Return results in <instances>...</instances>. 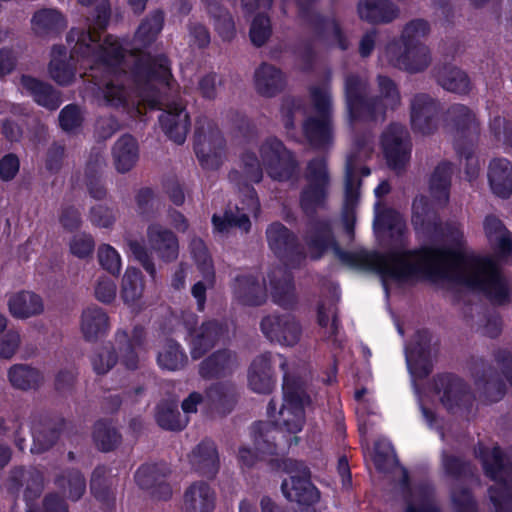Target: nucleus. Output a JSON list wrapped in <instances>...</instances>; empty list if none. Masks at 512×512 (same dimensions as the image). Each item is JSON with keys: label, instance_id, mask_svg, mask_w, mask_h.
Listing matches in <instances>:
<instances>
[{"label": "nucleus", "instance_id": "nucleus-4", "mask_svg": "<svg viewBox=\"0 0 512 512\" xmlns=\"http://www.w3.org/2000/svg\"><path fill=\"white\" fill-rule=\"evenodd\" d=\"M108 21V13L103 9L97 16V20L93 26L88 29H72L67 41L69 44L74 43L71 48V55L68 57L66 49L62 46H54L51 51V60L48 66L50 77L59 85H70L75 79L74 58L81 61L82 65L89 67L93 72H101L105 74L103 83H95L91 88V93L99 105L109 106L101 102L97 95L99 88H103L105 84L113 78L112 69L120 62L118 57V48L116 41L112 37H106L102 40L99 29L104 28Z\"/></svg>", "mask_w": 512, "mask_h": 512}, {"label": "nucleus", "instance_id": "nucleus-51", "mask_svg": "<svg viewBox=\"0 0 512 512\" xmlns=\"http://www.w3.org/2000/svg\"><path fill=\"white\" fill-rule=\"evenodd\" d=\"M429 207L428 200L424 196L414 200L412 222L416 229H429L432 219Z\"/></svg>", "mask_w": 512, "mask_h": 512}, {"label": "nucleus", "instance_id": "nucleus-45", "mask_svg": "<svg viewBox=\"0 0 512 512\" xmlns=\"http://www.w3.org/2000/svg\"><path fill=\"white\" fill-rule=\"evenodd\" d=\"M207 10L213 20L214 28L222 40H232L236 34V29L230 13L217 3H210Z\"/></svg>", "mask_w": 512, "mask_h": 512}, {"label": "nucleus", "instance_id": "nucleus-32", "mask_svg": "<svg viewBox=\"0 0 512 512\" xmlns=\"http://www.w3.org/2000/svg\"><path fill=\"white\" fill-rule=\"evenodd\" d=\"M192 468L206 476H214L219 468V455L214 442L202 441L189 455Z\"/></svg>", "mask_w": 512, "mask_h": 512}, {"label": "nucleus", "instance_id": "nucleus-59", "mask_svg": "<svg viewBox=\"0 0 512 512\" xmlns=\"http://www.w3.org/2000/svg\"><path fill=\"white\" fill-rule=\"evenodd\" d=\"M448 116L455 121L457 126H461L463 129L473 128L476 129L475 116L474 114L464 105L455 104L448 110Z\"/></svg>", "mask_w": 512, "mask_h": 512}, {"label": "nucleus", "instance_id": "nucleus-49", "mask_svg": "<svg viewBox=\"0 0 512 512\" xmlns=\"http://www.w3.org/2000/svg\"><path fill=\"white\" fill-rule=\"evenodd\" d=\"M93 438L96 446L102 451H110L120 443V435L115 428L104 422L95 425Z\"/></svg>", "mask_w": 512, "mask_h": 512}, {"label": "nucleus", "instance_id": "nucleus-60", "mask_svg": "<svg viewBox=\"0 0 512 512\" xmlns=\"http://www.w3.org/2000/svg\"><path fill=\"white\" fill-rule=\"evenodd\" d=\"M373 462L379 470H384L394 462V451L389 442L381 440L376 442Z\"/></svg>", "mask_w": 512, "mask_h": 512}, {"label": "nucleus", "instance_id": "nucleus-54", "mask_svg": "<svg viewBox=\"0 0 512 512\" xmlns=\"http://www.w3.org/2000/svg\"><path fill=\"white\" fill-rule=\"evenodd\" d=\"M187 28L190 47L203 49L210 44V33L203 24L190 21Z\"/></svg>", "mask_w": 512, "mask_h": 512}, {"label": "nucleus", "instance_id": "nucleus-6", "mask_svg": "<svg viewBox=\"0 0 512 512\" xmlns=\"http://www.w3.org/2000/svg\"><path fill=\"white\" fill-rule=\"evenodd\" d=\"M378 96L367 100L368 80L356 74L345 78L344 91L349 121L383 119L388 110L401 104V95L395 82L387 76L377 77Z\"/></svg>", "mask_w": 512, "mask_h": 512}, {"label": "nucleus", "instance_id": "nucleus-52", "mask_svg": "<svg viewBox=\"0 0 512 512\" xmlns=\"http://www.w3.org/2000/svg\"><path fill=\"white\" fill-rule=\"evenodd\" d=\"M429 32V25L426 21L417 19L409 22L401 35L400 44H416L420 43L419 39L427 35Z\"/></svg>", "mask_w": 512, "mask_h": 512}, {"label": "nucleus", "instance_id": "nucleus-38", "mask_svg": "<svg viewBox=\"0 0 512 512\" xmlns=\"http://www.w3.org/2000/svg\"><path fill=\"white\" fill-rule=\"evenodd\" d=\"M66 24L63 15L55 9L39 10L31 19L32 30L39 36L58 33L66 27Z\"/></svg>", "mask_w": 512, "mask_h": 512}, {"label": "nucleus", "instance_id": "nucleus-12", "mask_svg": "<svg viewBox=\"0 0 512 512\" xmlns=\"http://www.w3.org/2000/svg\"><path fill=\"white\" fill-rule=\"evenodd\" d=\"M225 147V140L215 125L207 123L197 127L194 149L203 168L218 169L225 159Z\"/></svg>", "mask_w": 512, "mask_h": 512}, {"label": "nucleus", "instance_id": "nucleus-48", "mask_svg": "<svg viewBox=\"0 0 512 512\" xmlns=\"http://www.w3.org/2000/svg\"><path fill=\"white\" fill-rule=\"evenodd\" d=\"M314 29L320 37L337 43L341 49H346L348 47L335 18L317 17L314 21Z\"/></svg>", "mask_w": 512, "mask_h": 512}, {"label": "nucleus", "instance_id": "nucleus-64", "mask_svg": "<svg viewBox=\"0 0 512 512\" xmlns=\"http://www.w3.org/2000/svg\"><path fill=\"white\" fill-rule=\"evenodd\" d=\"M406 512H438V509L428 492L418 491L413 493V498L408 503Z\"/></svg>", "mask_w": 512, "mask_h": 512}, {"label": "nucleus", "instance_id": "nucleus-14", "mask_svg": "<svg viewBox=\"0 0 512 512\" xmlns=\"http://www.w3.org/2000/svg\"><path fill=\"white\" fill-rule=\"evenodd\" d=\"M260 329L269 341L282 346H295L302 336L299 321L290 313H275L263 317Z\"/></svg>", "mask_w": 512, "mask_h": 512}, {"label": "nucleus", "instance_id": "nucleus-42", "mask_svg": "<svg viewBox=\"0 0 512 512\" xmlns=\"http://www.w3.org/2000/svg\"><path fill=\"white\" fill-rule=\"evenodd\" d=\"M55 485L64 497L72 501L79 500L86 491L85 478L75 469L63 471L55 478Z\"/></svg>", "mask_w": 512, "mask_h": 512}, {"label": "nucleus", "instance_id": "nucleus-35", "mask_svg": "<svg viewBox=\"0 0 512 512\" xmlns=\"http://www.w3.org/2000/svg\"><path fill=\"white\" fill-rule=\"evenodd\" d=\"M358 14L369 23H388L398 16V9L387 0H361Z\"/></svg>", "mask_w": 512, "mask_h": 512}, {"label": "nucleus", "instance_id": "nucleus-15", "mask_svg": "<svg viewBox=\"0 0 512 512\" xmlns=\"http://www.w3.org/2000/svg\"><path fill=\"white\" fill-rule=\"evenodd\" d=\"M440 104L425 93H418L410 100V122L415 133L432 134L438 126Z\"/></svg>", "mask_w": 512, "mask_h": 512}, {"label": "nucleus", "instance_id": "nucleus-26", "mask_svg": "<svg viewBox=\"0 0 512 512\" xmlns=\"http://www.w3.org/2000/svg\"><path fill=\"white\" fill-rule=\"evenodd\" d=\"M256 91L264 97H274L284 89L286 78L277 67L263 63L254 73Z\"/></svg>", "mask_w": 512, "mask_h": 512}, {"label": "nucleus", "instance_id": "nucleus-9", "mask_svg": "<svg viewBox=\"0 0 512 512\" xmlns=\"http://www.w3.org/2000/svg\"><path fill=\"white\" fill-rule=\"evenodd\" d=\"M304 179L306 184L300 193V206L305 214L313 215L325 207L329 194L330 176L325 159L318 157L310 160Z\"/></svg>", "mask_w": 512, "mask_h": 512}, {"label": "nucleus", "instance_id": "nucleus-37", "mask_svg": "<svg viewBox=\"0 0 512 512\" xmlns=\"http://www.w3.org/2000/svg\"><path fill=\"white\" fill-rule=\"evenodd\" d=\"M113 159L118 172L129 171L138 160V145L130 135H124L117 140L113 147Z\"/></svg>", "mask_w": 512, "mask_h": 512}, {"label": "nucleus", "instance_id": "nucleus-30", "mask_svg": "<svg viewBox=\"0 0 512 512\" xmlns=\"http://www.w3.org/2000/svg\"><path fill=\"white\" fill-rule=\"evenodd\" d=\"M148 243L160 257L175 259L178 255V241L175 235L160 224L153 223L147 229Z\"/></svg>", "mask_w": 512, "mask_h": 512}, {"label": "nucleus", "instance_id": "nucleus-36", "mask_svg": "<svg viewBox=\"0 0 512 512\" xmlns=\"http://www.w3.org/2000/svg\"><path fill=\"white\" fill-rule=\"evenodd\" d=\"M7 376L11 386L22 391L36 390L44 383L43 373L39 369L25 364L11 366Z\"/></svg>", "mask_w": 512, "mask_h": 512}, {"label": "nucleus", "instance_id": "nucleus-2", "mask_svg": "<svg viewBox=\"0 0 512 512\" xmlns=\"http://www.w3.org/2000/svg\"><path fill=\"white\" fill-rule=\"evenodd\" d=\"M164 23V15L160 11H155L146 17L139 25L133 40V50L138 51L128 55L124 54V49L118 39L113 36L118 49L120 62L112 69L113 78H111L103 88H99L98 99L111 107H124L131 98V90L127 87L128 68L130 76L138 86L139 101L147 104L150 108H157L161 103V98L154 90L159 86H169L171 73L169 63L166 57H152L150 54L140 52L141 48L150 45L155 41L161 32Z\"/></svg>", "mask_w": 512, "mask_h": 512}, {"label": "nucleus", "instance_id": "nucleus-61", "mask_svg": "<svg viewBox=\"0 0 512 512\" xmlns=\"http://www.w3.org/2000/svg\"><path fill=\"white\" fill-rule=\"evenodd\" d=\"M305 113L300 100L285 99L281 106V117L286 130L289 132L295 128L294 115Z\"/></svg>", "mask_w": 512, "mask_h": 512}, {"label": "nucleus", "instance_id": "nucleus-62", "mask_svg": "<svg viewBox=\"0 0 512 512\" xmlns=\"http://www.w3.org/2000/svg\"><path fill=\"white\" fill-rule=\"evenodd\" d=\"M203 280L196 282L192 287V295L197 301L200 311L204 309L206 301V290L214 284V270H205L201 272Z\"/></svg>", "mask_w": 512, "mask_h": 512}, {"label": "nucleus", "instance_id": "nucleus-31", "mask_svg": "<svg viewBox=\"0 0 512 512\" xmlns=\"http://www.w3.org/2000/svg\"><path fill=\"white\" fill-rule=\"evenodd\" d=\"M20 85L23 91L32 96L36 103L49 110H56L61 104L59 93L47 83L23 75L20 79Z\"/></svg>", "mask_w": 512, "mask_h": 512}, {"label": "nucleus", "instance_id": "nucleus-23", "mask_svg": "<svg viewBox=\"0 0 512 512\" xmlns=\"http://www.w3.org/2000/svg\"><path fill=\"white\" fill-rule=\"evenodd\" d=\"M8 310L14 318L25 320L43 314L45 304L39 294L22 290L13 293L9 297Z\"/></svg>", "mask_w": 512, "mask_h": 512}, {"label": "nucleus", "instance_id": "nucleus-20", "mask_svg": "<svg viewBox=\"0 0 512 512\" xmlns=\"http://www.w3.org/2000/svg\"><path fill=\"white\" fill-rule=\"evenodd\" d=\"M234 299L241 305L260 306L266 302L267 292L264 280L254 275H241L233 285Z\"/></svg>", "mask_w": 512, "mask_h": 512}, {"label": "nucleus", "instance_id": "nucleus-24", "mask_svg": "<svg viewBox=\"0 0 512 512\" xmlns=\"http://www.w3.org/2000/svg\"><path fill=\"white\" fill-rule=\"evenodd\" d=\"M268 277L273 302L284 308L293 307L297 296L291 274L284 268H276Z\"/></svg>", "mask_w": 512, "mask_h": 512}, {"label": "nucleus", "instance_id": "nucleus-50", "mask_svg": "<svg viewBox=\"0 0 512 512\" xmlns=\"http://www.w3.org/2000/svg\"><path fill=\"white\" fill-rule=\"evenodd\" d=\"M97 257L103 269L112 275L119 274L121 270V257L114 247L102 244L98 247Z\"/></svg>", "mask_w": 512, "mask_h": 512}, {"label": "nucleus", "instance_id": "nucleus-47", "mask_svg": "<svg viewBox=\"0 0 512 512\" xmlns=\"http://www.w3.org/2000/svg\"><path fill=\"white\" fill-rule=\"evenodd\" d=\"M156 420L162 428L173 431L182 430L188 423V417H181L177 407L171 404L158 406Z\"/></svg>", "mask_w": 512, "mask_h": 512}, {"label": "nucleus", "instance_id": "nucleus-3", "mask_svg": "<svg viewBox=\"0 0 512 512\" xmlns=\"http://www.w3.org/2000/svg\"><path fill=\"white\" fill-rule=\"evenodd\" d=\"M260 159L252 151H244L239 160V167L229 174L230 181L238 188L241 206L237 205L235 212L228 210L224 215L212 217L214 231L220 234L228 233L230 228L237 227L248 232L251 226L249 215H257L260 209L259 200L253 183H259L263 178V168L276 181H288L298 172V163L294 155L285 148L283 143L268 137L260 142Z\"/></svg>", "mask_w": 512, "mask_h": 512}, {"label": "nucleus", "instance_id": "nucleus-44", "mask_svg": "<svg viewBox=\"0 0 512 512\" xmlns=\"http://www.w3.org/2000/svg\"><path fill=\"white\" fill-rule=\"evenodd\" d=\"M483 225L486 237L492 246L503 253L511 250L512 242L510 233L500 219L489 215L485 218Z\"/></svg>", "mask_w": 512, "mask_h": 512}, {"label": "nucleus", "instance_id": "nucleus-17", "mask_svg": "<svg viewBox=\"0 0 512 512\" xmlns=\"http://www.w3.org/2000/svg\"><path fill=\"white\" fill-rule=\"evenodd\" d=\"M159 123L170 140L176 144L185 142L190 128V118L181 102L165 104L159 116Z\"/></svg>", "mask_w": 512, "mask_h": 512}, {"label": "nucleus", "instance_id": "nucleus-1", "mask_svg": "<svg viewBox=\"0 0 512 512\" xmlns=\"http://www.w3.org/2000/svg\"><path fill=\"white\" fill-rule=\"evenodd\" d=\"M441 237L444 242L441 249L407 251L395 248L386 255L365 250L345 252L339 248L330 222L321 219L309 223L305 243L312 259H319L332 251L348 266L375 270L381 275L385 287L388 280L400 282L422 274L481 291L496 302L506 299L507 283L496 263L491 258L480 257L467 250L459 223H446L441 228Z\"/></svg>", "mask_w": 512, "mask_h": 512}, {"label": "nucleus", "instance_id": "nucleus-33", "mask_svg": "<svg viewBox=\"0 0 512 512\" xmlns=\"http://www.w3.org/2000/svg\"><path fill=\"white\" fill-rule=\"evenodd\" d=\"M488 180L492 192L500 198H508L512 192V164L506 159L490 162Z\"/></svg>", "mask_w": 512, "mask_h": 512}, {"label": "nucleus", "instance_id": "nucleus-40", "mask_svg": "<svg viewBox=\"0 0 512 512\" xmlns=\"http://www.w3.org/2000/svg\"><path fill=\"white\" fill-rule=\"evenodd\" d=\"M375 211L374 228L376 233L387 232L391 237L397 236L402 238L406 229L402 216L392 209L380 211L379 202L375 204Z\"/></svg>", "mask_w": 512, "mask_h": 512}, {"label": "nucleus", "instance_id": "nucleus-18", "mask_svg": "<svg viewBox=\"0 0 512 512\" xmlns=\"http://www.w3.org/2000/svg\"><path fill=\"white\" fill-rule=\"evenodd\" d=\"M144 279L142 273L133 267H128L121 279L120 297L123 303L135 313L145 310L149 302L144 296Z\"/></svg>", "mask_w": 512, "mask_h": 512}, {"label": "nucleus", "instance_id": "nucleus-19", "mask_svg": "<svg viewBox=\"0 0 512 512\" xmlns=\"http://www.w3.org/2000/svg\"><path fill=\"white\" fill-rule=\"evenodd\" d=\"M298 474L291 475L289 480L282 483V492L284 496L299 504H313L319 500V493L316 487L310 482L309 471L302 464Z\"/></svg>", "mask_w": 512, "mask_h": 512}, {"label": "nucleus", "instance_id": "nucleus-22", "mask_svg": "<svg viewBox=\"0 0 512 512\" xmlns=\"http://www.w3.org/2000/svg\"><path fill=\"white\" fill-rule=\"evenodd\" d=\"M275 378L272 369L271 354H262L256 357L248 370V386L259 394H267L272 391Z\"/></svg>", "mask_w": 512, "mask_h": 512}, {"label": "nucleus", "instance_id": "nucleus-58", "mask_svg": "<svg viewBox=\"0 0 512 512\" xmlns=\"http://www.w3.org/2000/svg\"><path fill=\"white\" fill-rule=\"evenodd\" d=\"M117 294V287L115 282L106 277H99L96 281L94 288V295L96 299L104 304L112 303Z\"/></svg>", "mask_w": 512, "mask_h": 512}, {"label": "nucleus", "instance_id": "nucleus-7", "mask_svg": "<svg viewBox=\"0 0 512 512\" xmlns=\"http://www.w3.org/2000/svg\"><path fill=\"white\" fill-rule=\"evenodd\" d=\"M312 107L317 116L303 122V132L309 143L317 149H327L333 144V103L330 87L313 85L309 89Z\"/></svg>", "mask_w": 512, "mask_h": 512}, {"label": "nucleus", "instance_id": "nucleus-41", "mask_svg": "<svg viewBox=\"0 0 512 512\" xmlns=\"http://www.w3.org/2000/svg\"><path fill=\"white\" fill-rule=\"evenodd\" d=\"M236 366V358L228 350H219L200 364V374L205 378L224 375Z\"/></svg>", "mask_w": 512, "mask_h": 512}, {"label": "nucleus", "instance_id": "nucleus-53", "mask_svg": "<svg viewBox=\"0 0 512 512\" xmlns=\"http://www.w3.org/2000/svg\"><path fill=\"white\" fill-rule=\"evenodd\" d=\"M271 35L270 20L265 15L259 14L251 24L250 38L254 45L262 46Z\"/></svg>", "mask_w": 512, "mask_h": 512}, {"label": "nucleus", "instance_id": "nucleus-5", "mask_svg": "<svg viewBox=\"0 0 512 512\" xmlns=\"http://www.w3.org/2000/svg\"><path fill=\"white\" fill-rule=\"evenodd\" d=\"M284 371L283 382V401L276 412V404L273 400L268 405V414L273 418L274 425H257V435H255V445L260 454H274L285 440L289 445L290 440L286 438L285 433L296 434L303 428L305 422L304 409L309 404V397L306 395L302 384L291 379L286 371V361L282 359L280 363Z\"/></svg>", "mask_w": 512, "mask_h": 512}, {"label": "nucleus", "instance_id": "nucleus-11", "mask_svg": "<svg viewBox=\"0 0 512 512\" xmlns=\"http://www.w3.org/2000/svg\"><path fill=\"white\" fill-rule=\"evenodd\" d=\"M380 61L393 67L414 73L426 69L430 62L429 49L422 43H389L380 55Z\"/></svg>", "mask_w": 512, "mask_h": 512}, {"label": "nucleus", "instance_id": "nucleus-46", "mask_svg": "<svg viewBox=\"0 0 512 512\" xmlns=\"http://www.w3.org/2000/svg\"><path fill=\"white\" fill-rule=\"evenodd\" d=\"M157 361L162 369L175 371L184 367L187 356L178 343L166 340L158 353Z\"/></svg>", "mask_w": 512, "mask_h": 512}, {"label": "nucleus", "instance_id": "nucleus-13", "mask_svg": "<svg viewBox=\"0 0 512 512\" xmlns=\"http://www.w3.org/2000/svg\"><path fill=\"white\" fill-rule=\"evenodd\" d=\"M381 147L388 165L394 170H401L409 162L411 140L407 129L398 123L390 124L381 135Z\"/></svg>", "mask_w": 512, "mask_h": 512}, {"label": "nucleus", "instance_id": "nucleus-39", "mask_svg": "<svg viewBox=\"0 0 512 512\" xmlns=\"http://www.w3.org/2000/svg\"><path fill=\"white\" fill-rule=\"evenodd\" d=\"M451 175L452 167L447 162L440 163L431 175L429 191L434 204L437 206H442L448 202Z\"/></svg>", "mask_w": 512, "mask_h": 512}, {"label": "nucleus", "instance_id": "nucleus-55", "mask_svg": "<svg viewBox=\"0 0 512 512\" xmlns=\"http://www.w3.org/2000/svg\"><path fill=\"white\" fill-rule=\"evenodd\" d=\"M116 360L114 349L105 346L93 356L92 365L97 374H105L115 365Z\"/></svg>", "mask_w": 512, "mask_h": 512}, {"label": "nucleus", "instance_id": "nucleus-43", "mask_svg": "<svg viewBox=\"0 0 512 512\" xmlns=\"http://www.w3.org/2000/svg\"><path fill=\"white\" fill-rule=\"evenodd\" d=\"M438 83L447 91L465 94L470 90V80L466 73L456 67L445 66L437 72Z\"/></svg>", "mask_w": 512, "mask_h": 512}, {"label": "nucleus", "instance_id": "nucleus-25", "mask_svg": "<svg viewBox=\"0 0 512 512\" xmlns=\"http://www.w3.org/2000/svg\"><path fill=\"white\" fill-rule=\"evenodd\" d=\"M144 329L140 326L134 327L131 335L127 331L119 329L115 334V343L121 354L122 363L128 369H136L139 361L137 351L144 344Z\"/></svg>", "mask_w": 512, "mask_h": 512}, {"label": "nucleus", "instance_id": "nucleus-56", "mask_svg": "<svg viewBox=\"0 0 512 512\" xmlns=\"http://www.w3.org/2000/svg\"><path fill=\"white\" fill-rule=\"evenodd\" d=\"M83 121V115L80 108L76 105H67L59 114L60 126L65 131H74Z\"/></svg>", "mask_w": 512, "mask_h": 512}, {"label": "nucleus", "instance_id": "nucleus-28", "mask_svg": "<svg viewBox=\"0 0 512 512\" xmlns=\"http://www.w3.org/2000/svg\"><path fill=\"white\" fill-rule=\"evenodd\" d=\"M266 234L269 246L274 253L286 259L292 266H295L292 259L294 254L297 253L295 236L280 223L271 224Z\"/></svg>", "mask_w": 512, "mask_h": 512}, {"label": "nucleus", "instance_id": "nucleus-57", "mask_svg": "<svg viewBox=\"0 0 512 512\" xmlns=\"http://www.w3.org/2000/svg\"><path fill=\"white\" fill-rule=\"evenodd\" d=\"M69 248L74 256L84 259L92 254L94 250V240L88 234H77L70 240Z\"/></svg>", "mask_w": 512, "mask_h": 512}, {"label": "nucleus", "instance_id": "nucleus-27", "mask_svg": "<svg viewBox=\"0 0 512 512\" xmlns=\"http://www.w3.org/2000/svg\"><path fill=\"white\" fill-rule=\"evenodd\" d=\"M436 389L441 402L448 409L460 407L468 403L472 396L461 379L452 376H442L436 381Z\"/></svg>", "mask_w": 512, "mask_h": 512}, {"label": "nucleus", "instance_id": "nucleus-63", "mask_svg": "<svg viewBox=\"0 0 512 512\" xmlns=\"http://www.w3.org/2000/svg\"><path fill=\"white\" fill-rule=\"evenodd\" d=\"M190 249L191 254L201 272L205 270H214L208 250L201 239H192L190 243Z\"/></svg>", "mask_w": 512, "mask_h": 512}, {"label": "nucleus", "instance_id": "nucleus-16", "mask_svg": "<svg viewBox=\"0 0 512 512\" xmlns=\"http://www.w3.org/2000/svg\"><path fill=\"white\" fill-rule=\"evenodd\" d=\"M196 320L194 314H189L188 319L185 321L189 331L188 341L191 355L194 359L202 357L224 336L223 326L216 321L205 322L200 327L193 329L192 327L196 324Z\"/></svg>", "mask_w": 512, "mask_h": 512}, {"label": "nucleus", "instance_id": "nucleus-21", "mask_svg": "<svg viewBox=\"0 0 512 512\" xmlns=\"http://www.w3.org/2000/svg\"><path fill=\"white\" fill-rule=\"evenodd\" d=\"M216 494L212 487L204 482L192 483L184 492L182 512H212L215 508Z\"/></svg>", "mask_w": 512, "mask_h": 512}, {"label": "nucleus", "instance_id": "nucleus-10", "mask_svg": "<svg viewBox=\"0 0 512 512\" xmlns=\"http://www.w3.org/2000/svg\"><path fill=\"white\" fill-rule=\"evenodd\" d=\"M370 152L371 149L364 146L358 152L350 153L346 159L343 222L349 236L353 233L354 210L359 200L360 177L370 174V170L363 165V161L369 156Z\"/></svg>", "mask_w": 512, "mask_h": 512}, {"label": "nucleus", "instance_id": "nucleus-8", "mask_svg": "<svg viewBox=\"0 0 512 512\" xmlns=\"http://www.w3.org/2000/svg\"><path fill=\"white\" fill-rule=\"evenodd\" d=\"M482 461L485 474L495 481L489 489L496 512H512V467L504 463L500 448L480 445L475 451Z\"/></svg>", "mask_w": 512, "mask_h": 512}, {"label": "nucleus", "instance_id": "nucleus-29", "mask_svg": "<svg viewBox=\"0 0 512 512\" xmlns=\"http://www.w3.org/2000/svg\"><path fill=\"white\" fill-rule=\"evenodd\" d=\"M24 487V498L26 501L38 497L44 487L42 474L35 468H17L11 472L10 489L18 493Z\"/></svg>", "mask_w": 512, "mask_h": 512}, {"label": "nucleus", "instance_id": "nucleus-34", "mask_svg": "<svg viewBox=\"0 0 512 512\" xmlns=\"http://www.w3.org/2000/svg\"><path fill=\"white\" fill-rule=\"evenodd\" d=\"M80 329L87 341H95L109 329V317L100 307H88L82 312Z\"/></svg>", "mask_w": 512, "mask_h": 512}]
</instances>
